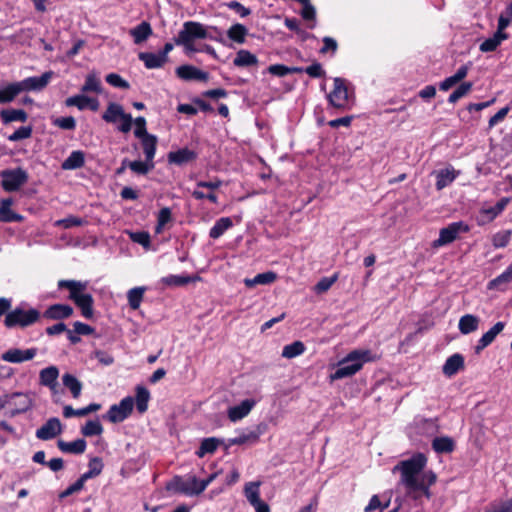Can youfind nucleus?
Listing matches in <instances>:
<instances>
[{"instance_id":"f257e3e1","label":"nucleus","mask_w":512,"mask_h":512,"mask_svg":"<svg viewBox=\"0 0 512 512\" xmlns=\"http://www.w3.org/2000/svg\"><path fill=\"white\" fill-rule=\"evenodd\" d=\"M427 458L423 453H416L411 458L399 462L393 472L401 473V483L408 492L421 491L429 496V487L436 481V475L432 471H424Z\"/></svg>"},{"instance_id":"f03ea898","label":"nucleus","mask_w":512,"mask_h":512,"mask_svg":"<svg viewBox=\"0 0 512 512\" xmlns=\"http://www.w3.org/2000/svg\"><path fill=\"white\" fill-rule=\"evenodd\" d=\"M377 355L369 349H355L339 361L338 367L330 375L332 381L351 377L359 372L365 363L377 360Z\"/></svg>"},{"instance_id":"7ed1b4c3","label":"nucleus","mask_w":512,"mask_h":512,"mask_svg":"<svg viewBox=\"0 0 512 512\" xmlns=\"http://www.w3.org/2000/svg\"><path fill=\"white\" fill-rule=\"evenodd\" d=\"M59 288H66L69 290V299L72 300L77 307L80 308L82 315L90 319L93 317V297L91 294L86 293L87 282L76 280H60L58 282Z\"/></svg>"},{"instance_id":"20e7f679","label":"nucleus","mask_w":512,"mask_h":512,"mask_svg":"<svg viewBox=\"0 0 512 512\" xmlns=\"http://www.w3.org/2000/svg\"><path fill=\"white\" fill-rule=\"evenodd\" d=\"M333 84V90L328 94V101L330 105L341 110L351 109L354 103V98L352 93L348 90L346 81L342 78L336 77L334 78Z\"/></svg>"},{"instance_id":"39448f33","label":"nucleus","mask_w":512,"mask_h":512,"mask_svg":"<svg viewBox=\"0 0 512 512\" xmlns=\"http://www.w3.org/2000/svg\"><path fill=\"white\" fill-rule=\"evenodd\" d=\"M40 312L37 309L30 308L28 310L17 307L8 312L5 317V326L8 328L27 327L38 321Z\"/></svg>"},{"instance_id":"423d86ee","label":"nucleus","mask_w":512,"mask_h":512,"mask_svg":"<svg viewBox=\"0 0 512 512\" xmlns=\"http://www.w3.org/2000/svg\"><path fill=\"white\" fill-rule=\"evenodd\" d=\"M102 119L107 123H118V129L123 133H128L132 127V116L125 113L123 107L115 102L108 104L106 111L102 115Z\"/></svg>"},{"instance_id":"0eeeda50","label":"nucleus","mask_w":512,"mask_h":512,"mask_svg":"<svg viewBox=\"0 0 512 512\" xmlns=\"http://www.w3.org/2000/svg\"><path fill=\"white\" fill-rule=\"evenodd\" d=\"M167 489L187 496L199 495L203 492V486H199V480L194 475L186 478L175 477L168 485Z\"/></svg>"},{"instance_id":"6e6552de","label":"nucleus","mask_w":512,"mask_h":512,"mask_svg":"<svg viewBox=\"0 0 512 512\" xmlns=\"http://www.w3.org/2000/svg\"><path fill=\"white\" fill-rule=\"evenodd\" d=\"M468 231L469 226L463 221L450 223L447 227L440 230L438 239L432 242V247L439 248L446 246L455 241L461 233Z\"/></svg>"},{"instance_id":"1a4fd4ad","label":"nucleus","mask_w":512,"mask_h":512,"mask_svg":"<svg viewBox=\"0 0 512 512\" xmlns=\"http://www.w3.org/2000/svg\"><path fill=\"white\" fill-rule=\"evenodd\" d=\"M208 37L206 27L194 21H187L183 24V28L174 39L175 43L194 42L196 39H205Z\"/></svg>"},{"instance_id":"9d476101","label":"nucleus","mask_w":512,"mask_h":512,"mask_svg":"<svg viewBox=\"0 0 512 512\" xmlns=\"http://www.w3.org/2000/svg\"><path fill=\"white\" fill-rule=\"evenodd\" d=\"M0 176L2 187L7 192L17 191L28 181L27 172L21 168L3 170Z\"/></svg>"},{"instance_id":"9b49d317","label":"nucleus","mask_w":512,"mask_h":512,"mask_svg":"<svg viewBox=\"0 0 512 512\" xmlns=\"http://www.w3.org/2000/svg\"><path fill=\"white\" fill-rule=\"evenodd\" d=\"M134 399L130 396L123 398L118 404L112 405L105 418L111 423H120L127 419L133 411Z\"/></svg>"},{"instance_id":"f8f14e48","label":"nucleus","mask_w":512,"mask_h":512,"mask_svg":"<svg viewBox=\"0 0 512 512\" xmlns=\"http://www.w3.org/2000/svg\"><path fill=\"white\" fill-rule=\"evenodd\" d=\"M5 404L11 408L12 415L24 413L33 405V399L29 393H12L6 396Z\"/></svg>"},{"instance_id":"ddd939ff","label":"nucleus","mask_w":512,"mask_h":512,"mask_svg":"<svg viewBox=\"0 0 512 512\" xmlns=\"http://www.w3.org/2000/svg\"><path fill=\"white\" fill-rule=\"evenodd\" d=\"M52 77L53 72L47 71L39 77H28L16 82V84L20 93L29 91H41L48 85Z\"/></svg>"},{"instance_id":"4468645a","label":"nucleus","mask_w":512,"mask_h":512,"mask_svg":"<svg viewBox=\"0 0 512 512\" xmlns=\"http://www.w3.org/2000/svg\"><path fill=\"white\" fill-rule=\"evenodd\" d=\"M37 355V348L19 349L11 348L2 353L1 359L8 363L18 364L32 360Z\"/></svg>"},{"instance_id":"2eb2a0df","label":"nucleus","mask_w":512,"mask_h":512,"mask_svg":"<svg viewBox=\"0 0 512 512\" xmlns=\"http://www.w3.org/2000/svg\"><path fill=\"white\" fill-rule=\"evenodd\" d=\"M509 201V198H502L493 206H483L479 211V216L477 218L478 223L480 225H484L493 221L499 214L502 213Z\"/></svg>"},{"instance_id":"dca6fc26","label":"nucleus","mask_w":512,"mask_h":512,"mask_svg":"<svg viewBox=\"0 0 512 512\" xmlns=\"http://www.w3.org/2000/svg\"><path fill=\"white\" fill-rule=\"evenodd\" d=\"M62 432V424L58 418H50L36 431V437L40 440H50Z\"/></svg>"},{"instance_id":"f3484780","label":"nucleus","mask_w":512,"mask_h":512,"mask_svg":"<svg viewBox=\"0 0 512 512\" xmlns=\"http://www.w3.org/2000/svg\"><path fill=\"white\" fill-rule=\"evenodd\" d=\"M255 405L254 399H245L240 404L228 408L227 416L231 422L240 421L252 411Z\"/></svg>"},{"instance_id":"a211bd4d","label":"nucleus","mask_w":512,"mask_h":512,"mask_svg":"<svg viewBox=\"0 0 512 512\" xmlns=\"http://www.w3.org/2000/svg\"><path fill=\"white\" fill-rule=\"evenodd\" d=\"M505 328L504 322H497L494 324L482 337L478 340L475 346V353L479 354L483 349L489 346Z\"/></svg>"},{"instance_id":"6ab92c4d","label":"nucleus","mask_w":512,"mask_h":512,"mask_svg":"<svg viewBox=\"0 0 512 512\" xmlns=\"http://www.w3.org/2000/svg\"><path fill=\"white\" fill-rule=\"evenodd\" d=\"M176 74L179 78L184 80H198L207 81L209 75L207 72L198 69L192 65H182L176 69Z\"/></svg>"},{"instance_id":"aec40b11","label":"nucleus","mask_w":512,"mask_h":512,"mask_svg":"<svg viewBox=\"0 0 512 512\" xmlns=\"http://www.w3.org/2000/svg\"><path fill=\"white\" fill-rule=\"evenodd\" d=\"M436 177V188L442 190L449 186L459 175V171H456L452 166H447L443 169L434 172Z\"/></svg>"},{"instance_id":"412c9836","label":"nucleus","mask_w":512,"mask_h":512,"mask_svg":"<svg viewBox=\"0 0 512 512\" xmlns=\"http://www.w3.org/2000/svg\"><path fill=\"white\" fill-rule=\"evenodd\" d=\"M73 314V308L66 304L51 305L45 312L44 317L52 320L65 319Z\"/></svg>"},{"instance_id":"4be33fe9","label":"nucleus","mask_w":512,"mask_h":512,"mask_svg":"<svg viewBox=\"0 0 512 512\" xmlns=\"http://www.w3.org/2000/svg\"><path fill=\"white\" fill-rule=\"evenodd\" d=\"M479 324V317L473 314H465L459 319L458 328L462 334L467 335L478 330Z\"/></svg>"},{"instance_id":"5701e85b","label":"nucleus","mask_w":512,"mask_h":512,"mask_svg":"<svg viewBox=\"0 0 512 512\" xmlns=\"http://www.w3.org/2000/svg\"><path fill=\"white\" fill-rule=\"evenodd\" d=\"M464 367V358L460 354H453L443 365L442 371L444 375L451 377Z\"/></svg>"},{"instance_id":"b1692460","label":"nucleus","mask_w":512,"mask_h":512,"mask_svg":"<svg viewBox=\"0 0 512 512\" xmlns=\"http://www.w3.org/2000/svg\"><path fill=\"white\" fill-rule=\"evenodd\" d=\"M139 59L143 61L144 65L148 69H156L162 67L167 61L159 52H141L139 53Z\"/></svg>"},{"instance_id":"393cba45","label":"nucleus","mask_w":512,"mask_h":512,"mask_svg":"<svg viewBox=\"0 0 512 512\" xmlns=\"http://www.w3.org/2000/svg\"><path fill=\"white\" fill-rule=\"evenodd\" d=\"M196 158V153L188 148L179 149L168 154V161L177 165L191 162Z\"/></svg>"},{"instance_id":"a878e982","label":"nucleus","mask_w":512,"mask_h":512,"mask_svg":"<svg viewBox=\"0 0 512 512\" xmlns=\"http://www.w3.org/2000/svg\"><path fill=\"white\" fill-rule=\"evenodd\" d=\"M58 448L64 453L82 454L86 450V441L84 439H77L72 442H65L58 440Z\"/></svg>"},{"instance_id":"bb28decb","label":"nucleus","mask_w":512,"mask_h":512,"mask_svg":"<svg viewBox=\"0 0 512 512\" xmlns=\"http://www.w3.org/2000/svg\"><path fill=\"white\" fill-rule=\"evenodd\" d=\"M277 279V275L273 271H267L257 274L254 278H245L244 284L248 288L255 287L256 285H268Z\"/></svg>"},{"instance_id":"cd10ccee","label":"nucleus","mask_w":512,"mask_h":512,"mask_svg":"<svg viewBox=\"0 0 512 512\" xmlns=\"http://www.w3.org/2000/svg\"><path fill=\"white\" fill-rule=\"evenodd\" d=\"M59 369L56 366L44 368L39 373L40 384L48 388H54V384L58 383Z\"/></svg>"},{"instance_id":"c85d7f7f","label":"nucleus","mask_w":512,"mask_h":512,"mask_svg":"<svg viewBox=\"0 0 512 512\" xmlns=\"http://www.w3.org/2000/svg\"><path fill=\"white\" fill-rule=\"evenodd\" d=\"M81 92H93L96 94L102 93L101 80L96 72H90L85 78V83L81 87Z\"/></svg>"},{"instance_id":"c756f323","label":"nucleus","mask_w":512,"mask_h":512,"mask_svg":"<svg viewBox=\"0 0 512 512\" xmlns=\"http://www.w3.org/2000/svg\"><path fill=\"white\" fill-rule=\"evenodd\" d=\"M130 35L134 39L135 44H140L152 35V28L148 22H142L130 30Z\"/></svg>"},{"instance_id":"7c9ffc66","label":"nucleus","mask_w":512,"mask_h":512,"mask_svg":"<svg viewBox=\"0 0 512 512\" xmlns=\"http://www.w3.org/2000/svg\"><path fill=\"white\" fill-rule=\"evenodd\" d=\"M85 163V156L82 151H73L62 163L64 170H74L82 167Z\"/></svg>"},{"instance_id":"2f4dec72","label":"nucleus","mask_w":512,"mask_h":512,"mask_svg":"<svg viewBox=\"0 0 512 512\" xmlns=\"http://www.w3.org/2000/svg\"><path fill=\"white\" fill-rule=\"evenodd\" d=\"M260 482H248L244 487V495L247 501L252 505H257L263 501L260 499Z\"/></svg>"},{"instance_id":"473e14b6","label":"nucleus","mask_w":512,"mask_h":512,"mask_svg":"<svg viewBox=\"0 0 512 512\" xmlns=\"http://www.w3.org/2000/svg\"><path fill=\"white\" fill-rule=\"evenodd\" d=\"M62 383L72 394L73 398L77 399L81 395L82 383L72 374L65 373L62 376Z\"/></svg>"},{"instance_id":"72a5a7b5","label":"nucleus","mask_w":512,"mask_h":512,"mask_svg":"<svg viewBox=\"0 0 512 512\" xmlns=\"http://www.w3.org/2000/svg\"><path fill=\"white\" fill-rule=\"evenodd\" d=\"M233 222L229 217H222L218 219L209 231V236L213 239L221 237L229 228H231Z\"/></svg>"},{"instance_id":"f704fd0d","label":"nucleus","mask_w":512,"mask_h":512,"mask_svg":"<svg viewBox=\"0 0 512 512\" xmlns=\"http://www.w3.org/2000/svg\"><path fill=\"white\" fill-rule=\"evenodd\" d=\"M0 118L5 124L14 121L25 122L27 113L22 109H6L0 111Z\"/></svg>"},{"instance_id":"c9c22d12","label":"nucleus","mask_w":512,"mask_h":512,"mask_svg":"<svg viewBox=\"0 0 512 512\" xmlns=\"http://www.w3.org/2000/svg\"><path fill=\"white\" fill-rule=\"evenodd\" d=\"M247 35L248 29L240 23L233 24L227 30V37L238 44H243L246 40Z\"/></svg>"},{"instance_id":"e433bc0d","label":"nucleus","mask_w":512,"mask_h":512,"mask_svg":"<svg viewBox=\"0 0 512 512\" xmlns=\"http://www.w3.org/2000/svg\"><path fill=\"white\" fill-rule=\"evenodd\" d=\"M140 139L146 160L153 161L156 154L157 137L150 134Z\"/></svg>"},{"instance_id":"4c0bfd02","label":"nucleus","mask_w":512,"mask_h":512,"mask_svg":"<svg viewBox=\"0 0 512 512\" xmlns=\"http://www.w3.org/2000/svg\"><path fill=\"white\" fill-rule=\"evenodd\" d=\"M432 447L437 453H451L455 448V442L451 437H436L432 441Z\"/></svg>"},{"instance_id":"58836bf2","label":"nucleus","mask_w":512,"mask_h":512,"mask_svg":"<svg viewBox=\"0 0 512 512\" xmlns=\"http://www.w3.org/2000/svg\"><path fill=\"white\" fill-rule=\"evenodd\" d=\"M150 400V392L143 386L136 387V399L134 403L139 413H144L148 409V402Z\"/></svg>"},{"instance_id":"ea45409f","label":"nucleus","mask_w":512,"mask_h":512,"mask_svg":"<svg viewBox=\"0 0 512 512\" xmlns=\"http://www.w3.org/2000/svg\"><path fill=\"white\" fill-rule=\"evenodd\" d=\"M198 276H181V275H168L161 278L160 282L165 286H183L191 282L199 280Z\"/></svg>"},{"instance_id":"a19ab883","label":"nucleus","mask_w":512,"mask_h":512,"mask_svg":"<svg viewBox=\"0 0 512 512\" xmlns=\"http://www.w3.org/2000/svg\"><path fill=\"white\" fill-rule=\"evenodd\" d=\"M258 62L257 57L247 50H240L237 52L233 60V64L237 67H247L256 65Z\"/></svg>"},{"instance_id":"79ce46f5","label":"nucleus","mask_w":512,"mask_h":512,"mask_svg":"<svg viewBox=\"0 0 512 512\" xmlns=\"http://www.w3.org/2000/svg\"><path fill=\"white\" fill-rule=\"evenodd\" d=\"M219 444L220 441L215 437L205 438L202 440L199 449L196 451V455L199 458H202L206 454H212L217 450Z\"/></svg>"},{"instance_id":"37998d69","label":"nucleus","mask_w":512,"mask_h":512,"mask_svg":"<svg viewBox=\"0 0 512 512\" xmlns=\"http://www.w3.org/2000/svg\"><path fill=\"white\" fill-rule=\"evenodd\" d=\"M20 92L16 82L7 84L0 88V104L12 102Z\"/></svg>"},{"instance_id":"c03bdc74","label":"nucleus","mask_w":512,"mask_h":512,"mask_svg":"<svg viewBox=\"0 0 512 512\" xmlns=\"http://www.w3.org/2000/svg\"><path fill=\"white\" fill-rule=\"evenodd\" d=\"M145 291V287H135L128 291L127 298L131 309L136 310L140 307Z\"/></svg>"},{"instance_id":"a18cd8bd","label":"nucleus","mask_w":512,"mask_h":512,"mask_svg":"<svg viewBox=\"0 0 512 512\" xmlns=\"http://www.w3.org/2000/svg\"><path fill=\"white\" fill-rule=\"evenodd\" d=\"M305 351V345L301 341H295L283 347L282 357L287 359L295 358Z\"/></svg>"},{"instance_id":"49530a36","label":"nucleus","mask_w":512,"mask_h":512,"mask_svg":"<svg viewBox=\"0 0 512 512\" xmlns=\"http://www.w3.org/2000/svg\"><path fill=\"white\" fill-rule=\"evenodd\" d=\"M81 433L85 437L98 436L103 433V426L99 420H89L81 427Z\"/></svg>"},{"instance_id":"de8ad7c7","label":"nucleus","mask_w":512,"mask_h":512,"mask_svg":"<svg viewBox=\"0 0 512 512\" xmlns=\"http://www.w3.org/2000/svg\"><path fill=\"white\" fill-rule=\"evenodd\" d=\"M506 38V35L501 32H497L493 37L486 39L480 45V50L482 52H492L494 51L501 42Z\"/></svg>"},{"instance_id":"09e8293b","label":"nucleus","mask_w":512,"mask_h":512,"mask_svg":"<svg viewBox=\"0 0 512 512\" xmlns=\"http://www.w3.org/2000/svg\"><path fill=\"white\" fill-rule=\"evenodd\" d=\"M33 37V31L30 28H23L14 33L11 36H8L7 39L12 43H19L21 45L29 44L30 40Z\"/></svg>"},{"instance_id":"8fccbe9b","label":"nucleus","mask_w":512,"mask_h":512,"mask_svg":"<svg viewBox=\"0 0 512 512\" xmlns=\"http://www.w3.org/2000/svg\"><path fill=\"white\" fill-rule=\"evenodd\" d=\"M128 168L136 174L145 175L154 168V162L146 159L145 161H130V163H128Z\"/></svg>"},{"instance_id":"3c124183","label":"nucleus","mask_w":512,"mask_h":512,"mask_svg":"<svg viewBox=\"0 0 512 512\" xmlns=\"http://www.w3.org/2000/svg\"><path fill=\"white\" fill-rule=\"evenodd\" d=\"M88 467L89 470L82 475L86 481L98 476L102 472L103 462L99 457H94L89 461Z\"/></svg>"},{"instance_id":"603ef678","label":"nucleus","mask_w":512,"mask_h":512,"mask_svg":"<svg viewBox=\"0 0 512 512\" xmlns=\"http://www.w3.org/2000/svg\"><path fill=\"white\" fill-rule=\"evenodd\" d=\"M89 96L82 94L74 95L65 100V104L68 107H77L79 110H85L88 107Z\"/></svg>"},{"instance_id":"864d4df0","label":"nucleus","mask_w":512,"mask_h":512,"mask_svg":"<svg viewBox=\"0 0 512 512\" xmlns=\"http://www.w3.org/2000/svg\"><path fill=\"white\" fill-rule=\"evenodd\" d=\"M259 440V434L255 431H249L247 433H240L237 437L230 440L233 445H242L246 443H256Z\"/></svg>"},{"instance_id":"5fc2aeb1","label":"nucleus","mask_w":512,"mask_h":512,"mask_svg":"<svg viewBox=\"0 0 512 512\" xmlns=\"http://www.w3.org/2000/svg\"><path fill=\"white\" fill-rule=\"evenodd\" d=\"M512 235L511 230H502L495 233L492 237V244L495 248H503L508 245Z\"/></svg>"},{"instance_id":"6e6d98bb","label":"nucleus","mask_w":512,"mask_h":512,"mask_svg":"<svg viewBox=\"0 0 512 512\" xmlns=\"http://www.w3.org/2000/svg\"><path fill=\"white\" fill-rule=\"evenodd\" d=\"M473 84L471 82H464L462 83L455 91H453L449 98V103H456L460 98L467 95L470 90L472 89Z\"/></svg>"},{"instance_id":"4d7b16f0","label":"nucleus","mask_w":512,"mask_h":512,"mask_svg":"<svg viewBox=\"0 0 512 512\" xmlns=\"http://www.w3.org/2000/svg\"><path fill=\"white\" fill-rule=\"evenodd\" d=\"M268 71L272 75L283 77L289 73L302 72V68H297V67L290 68V67H287L282 64H275V65L269 66Z\"/></svg>"},{"instance_id":"13d9d810","label":"nucleus","mask_w":512,"mask_h":512,"mask_svg":"<svg viewBox=\"0 0 512 512\" xmlns=\"http://www.w3.org/2000/svg\"><path fill=\"white\" fill-rule=\"evenodd\" d=\"M512 281V263L507 267V269L501 273L498 277L490 281L489 287L494 288L498 287L503 283H509Z\"/></svg>"},{"instance_id":"bf43d9fd","label":"nucleus","mask_w":512,"mask_h":512,"mask_svg":"<svg viewBox=\"0 0 512 512\" xmlns=\"http://www.w3.org/2000/svg\"><path fill=\"white\" fill-rule=\"evenodd\" d=\"M23 217L15 213L11 208L0 207V221L1 222H20Z\"/></svg>"},{"instance_id":"052dcab7","label":"nucleus","mask_w":512,"mask_h":512,"mask_svg":"<svg viewBox=\"0 0 512 512\" xmlns=\"http://www.w3.org/2000/svg\"><path fill=\"white\" fill-rule=\"evenodd\" d=\"M337 275H334L332 277H324L318 281V283L314 287V291L317 294H322L326 291H328L331 286L336 282Z\"/></svg>"},{"instance_id":"680f3d73","label":"nucleus","mask_w":512,"mask_h":512,"mask_svg":"<svg viewBox=\"0 0 512 512\" xmlns=\"http://www.w3.org/2000/svg\"><path fill=\"white\" fill-rule=\"evenodd\" d=\"M171 220V210L168 207L162 208L157 217V226H156V232L160 233L165 224H167Z\"/></svg>"},{"instance_id":"e2e57ef3","label":"nucleus","mask_w":512,"mask_h":512,"mask_svg":"<svg viewBox=\"0 0 512 512\" xmlns=\"http://www.w3.org/2000/svg\"><path fill=\"white\" fill-rule=\"evenodd\" d=\"M86 480L81 476L75 483L67 487L63 492L60 493V498H66L74 493L81 491L84 487Z\"/></svg>"},{"instance_id":"0e129e2a","label":"nucleus","mask_w":512,"mask_h":512,"mask_svg":"<svg viewBox=\"0 0 512 512\" xmlns=\"http://www.w3.org/2000/svg\"><path fill=\"white\" fill-rule=\"evenodd\" d=\"M106 81L108 84L122 88V89H128L130 87L129 83L124 80L120 75L116 73H110L106 76Z\"/></svg>"},{"instance_id":"69168bd1","label":"nucleus","mask_w":512,"mask_h":512,"mask_svg":"<svg viewBox=\"0 0 512 512\" xmlns=\"http://www.w3.org/2000/svg\"><path fill=\"white\" fill-rule=\"evenodd\" d=\"M226 6L239 14L240 17L245 18L251 14V10L238 1H230L226 3Z\"/></svg>"},{"instance_id":"338daca9","label":"nucleus","mask_w":512,"mask_h":512,"mask_svg":"<svg viewBox=\"0 0 512 512\" xmlns=\"http://www.w3.org/2000/svg\"><path fill=\"white\" fill-rule=\"evenodd\" d=\"M32 129L30 127H20L14 133H12L8 139L10 141H19L23 139H27L31 136Z\"/></svg>"},{"instance_id":"774afa93","label":"nucleus","mask_w":512,"mask_h":512,"mask_svg":"<svg viewBox=\"0 0 512 512\" xmlns=\"http://www.w3.org/2000/svg\"><path fill=\"white\" fill-rule=\"evenodd\" d=\"M301 16L303 19L307 21H313L315 22L316 19V9L311 4L310 0L303 4V8L301 11Z\"/></svg>"}]
</instances>
